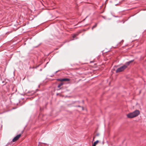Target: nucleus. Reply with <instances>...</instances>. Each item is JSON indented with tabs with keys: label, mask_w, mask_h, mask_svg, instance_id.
Returning <instances> with one entry per match:
<instances>
[{
	"label": "nucleus",
	"mask_w": 146,
	"mask_h": 146,
	"mask_svg": "<svg viewBox=\"0 0 146 146\" xmlns=\"http://www.w3.org/2000/svg\"><path fill=\"white\" fill-rule=\"evenodd\" d=\"M139 113V111L138 110H136L133 112L129 113L127 115L129 118H133L137 116Z\"/></svg>",
	"instance_id": "obj_1"
},
{
	"label": "nucleus",
	"mask_w": 146,
	"mask_h": 146,
	"mask_svg": "<svg viewBox=\"0 0 146 146\" xmlns=\"http://www.w3.org/2000/svg\"><path fill=\"white\" fill-rule=\"evenodd\" d=\"M76 36V35H74V36H73V38H74Z\"/></svg>",
	"instance_id": "obj_9"
},
{
	"label": "nucleus",
	"mask_w": 146,
	"mask_h": 146,
	"mask_svg": "<svg viewBox=\"0 0 146 146\" xmlns=\"http://www.w3.org/2000/svg\"><path fill=\"white\" fill-rule=\"evenodd\" d=\"M133 61H131L126 63L124 65L118 68L116 71V72H120L124 70Z\"/></svg>",
	"instance_id": "obj_2"
},
{
	"label": "nucleus",
	"mask_w": 146,
	"mask_h": 146,
	"mask_svg": "<svg viewBox=\"0 0 146 146\" xmlns=\"http://www.w3.org/2000/svg\"><path fill=\"white\" fill-rule=\"evenodd\" d=\"M45 144L44 143H39L38 146H44Z\"/></svg>",
	"instance_id": "obj_5"
},
{
	"label": "nucleus",
	"mask_w": 146,
	"mask_h": 146,
	"mask_svg": "<svg viewBox=\"0 0 146 146\" xmlns=\"http://www.w3.org/2000/svg\"><path fill=\"white\" fill-rule=\"evenodd\" d=\"M21 134H19L18 135H17L13 139V142H15V141L17 140L21 137Z\"/></svg>",
	"instance_id": "obj_3"
},
{
	"label": "nucleus",
	"mask_w": 146,
	"mask_h": 146,
	"mask_svg": "<svg viewBox=\"0 0 146 146\" xmlns=\"http://www.w3.org/2000/svg\"><path fill=\"white\" fill-rule=\"evenodd\" d=\"M80 108L81 110H83V107H80Z\"/></svg>",
	"instance_id": "obj_8"
},
{
	"label": "nucleus",
	"mask_w": 146,
	"mask_h": 146,
	"mask_svg": "<svg viewBox=\"0 0 146 146\" xmlns=\"http://www.w3.org/2000/svg\"><path fill=\"white\" fill-rule=\"evenodd\" d=\"M63 84V83H61L58 86V88H60L61 86H62V85Z\"/></svg>",
	"instance_id": "obj_7"
},
{
	"label": "nucleus",
	"mask_w": 146,
	"mask_h": 146,
	"mask_svg": "<svg viewBox=\"0 0 146 146\" xmlns=\"http://www.w3.org/2000/svg\"><path fill=\"white\" fill-rule=\"evenodd\" d=\"M92 146H96V145L93 144Z\"/></svg>",
	"instance_id": "obj_10"
},
{
	"label": "nucleus",
	"mask_w": 146,
	"mask_h": 146,
	"mask_svg": "<svg viewBox=\"0 0 146 146\" xmlns=\"http://www.w3.org/2000/svg\"><path fill=\"white\" fill-rule=\"evenodd\" d=\"M60 80L61 81H68L69 80L68 79L65 78V79H59V80Z\"/></svg>",
	"instance_id": "obj_4"
},
{
	"label": "nucleus",
	"mask_w": 146,
	"mask_h": 146,
	"mask_svg": "<svg viewBox=\"0 0 146 146\" xmlns=\"http://www.w3.org/2000/svg\"><path fill=\"white\" fill-rule=\"evenodd\" d=\"M99 141L97 140L95 142L94 144L96 145L99 143Z\"/></svg>",
	"instance_id": "obj_6"
}]
</instances>
